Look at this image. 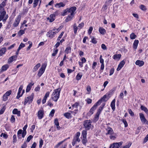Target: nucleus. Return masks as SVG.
Wrapping results in <instances>:
<instances>
[{"instance_id": "obj_1", "label": "nucleus", "mask_w": 148, "mask_h": 148, "mask_svg": "<svg viewBox=\"0 0 148 148\" xmlns=\"http://www.w3.org/2000/svg\"><path fill=\"white\" fill-rule=\"evenodd\" d=\"M76 8L75 7H72L70 8H68L64 11L63 12L61 15L62 16H64L68 14L69 13H70L71 15L73 16L74 12L76 10Z\"/></svg>"}, {"instance_id": "obj_2", "label": "nucleus", "mask_w": 148, "mask_h": 148, "mask_svg": "<svg viewBox=\"0 0 148 148\" xmlns=\"http://www.w3.org/2000/svg\"><path fill=\"white\" fill-rule=\"evenodd\" d=\"M61 89L60 88L55 89L52 94V99L55 101H57L59 97Z\"/></svg>"}, {"instance_id": "obj_3", "label": "nucleus", "mask_w": 148, "mask_h": 148, "mask_svg": "<svg viewBox=\"0 0 148 148\" xmlns=\"http://www.w3.org/2000/svg\"><path fill=\"white\" fill-rule=\"evenodd\" d=\"M6 14V12L4 10H0V21L3 20V22L6 21L7 19L8 18V15H7L5 17H4L5 15Z\"/></svg>"}, {"instance_id": "obj_4", "label": "nucleus", "mask_w": 148, "mask_h": 148, "mask_svg": "<svg viewBox=\"0 0 148 148\" xmlns=\"http://www.w3.org/2000/svg\"><path fill=\"white\" fill-rule=\"evenodd\" d=\"M91 123L90 120H86L84 122V125L86 130H88L93 128V126L91 125Z\"/></svg>"}, {"instance_id": "obj_5", "label": "nucleus", "mask_w": 148, "mask_h": 148, "mask_svg": "<svg viewBox=\"0 0 148 148\" xmlns=\"http://www.w3.org/2000/svg\"><path fill=\"white\" fill-rule=\"evenodd\" d=\"M33 97L34 94L32 93L30 96L25 97V101L24 103V105H26L27 103H28L29 104L31 103L33 101Z\"/></svg>"}, {"instance_id": "obj_6", "label": "nucleus", "mask_w": 148, "mask_h": 148, "mask_svg": "<svg viewBox=\"0 0 148 148\" xmlns=\"http://www.w3.org/2000/svg\"><path fill=\"white\" fill-rule=\"evenodd\" d=\"M46 66V64H44L42 65L39 71H38V75L39 77L41 76L43 73L44 72Z\"/></svg>"}, {"instance_id": "obj_7", "label": "nucleus", "mask_w": 148, "mask_h": 148, "mask_svg": "<svg viewBox=\"0 0 148 148\" xmlns=\"http://www.w3.org/2000/svg\"><path fill=\"white\" fill-rule=\"evenodd\" d=\"M105 105V104L104 103L101 105L99 107L95 117V118L97 119H98L100 112L103 110Z\"/></svg>"}, {"instance_id": "obj_8", "label": "nucleus", "mask_w": 148, "mask_h": 148, "mask_svg": "<svg viewBox=\"0 0 148 148\" xmlns=\"http://www.w3.org/2000/svg\"><path fill=\"white\" fill-rule=\"evenodd\" d=\"M21 19V16L20 15H18L16 18L13 24V26L14 27H17L19 24Z\"/></svg>"}, {"instance_id": "obj_9", "label": "nucleus", "mask_w": 148, "mask_h": 148, "mask_svg": "<svg viewBox=\"0 0 148 148\" xmlns=\"http://www.w3.org/2000/svg\"><path fill=\"white\" fill-rule=\"evenodd\" d=\"M12 91L9 90L7 91L3 96V100L4 101H6L8 100V97L11 94Z\"/></svg>"}, {"instance_id": "obj_10", "label": "nucleus", "mask_w": 148, "mask_h": 148, "mask_svg": "<svg viewBox=\"0 0 148 148\" xmlns=\"http://www.w3.org/2000/svg\"><path fill=\"white\" fill-rule=\"evenodd\" d=\"M122 142L114 143L110 145V148H119L122 145Z\"/></svg>"}, {"instance_id": "obj_11", "label": "nucleus", "mask_w": 148, "mask_h": 148, "mask_svg": "<svg viewBox=\"0 0 148 148\" xmlns=\"http://www.w3.org/2000/svg\"><path fill=\"white\" fill-rule=\"evenodd\" d=\"M140 118L141 120V121L143 123H146L148 124V122L147 119H145L144 115L142 113H140L139 114Z\"/></svg>"}, {"instance_id": "obj_12", "label": "nucleus", "mask_w": 148, "mask_h": 148, "mask_svg": "<svg viewBox=\"0 0 148 148\" xmlns=\"http://www.w3.org/2000/svg\"><path fill=\"white\" fill-rule=\"evenodd\" d=\"M99 102V101H97L96 103H95L93 106L90 109L89 113H88V114H90V115L92 114L93 113V111L96 109L98 106L99 105L97 103H98Z\"/></svg>"}, {"instance_id": "obj_13", "label": "nucleus", "mask_w": 148, "mask_h": 148, "mask_svg": "<svg viewBox=\"0 0 148 148\" xmlns=\"http://www.w3.org/2000/svg\"><path fill=\"white\" fill-rule=\"evenodd\" d=\"M44 111L43 110H40L38 112L37 116L39 119H41L44 116Z\"/></svg>"}, {"instance_id": "obj_14", "label": "nucleus", "mask_w": 148, "mask_h": 148, "mask_svg": "<svg viewBox=\"0 0 148 148\" xmlns=\"http://www.w3.org/2000/svg\"><path fill=\"white\" fill-rule=\"evenodd\" d=\"M56 34V32L52 30L49 31L47 33V36L51 38H52L54 36V34Z\"/></svg>"}, {"instance_id": "obj_15", "label": "nucleus", "mask_w": 148, "mask_h": 148, "mask_svg": "<svg viewBox=\"0 0 148 148\" xmlns=\"http://www.w3.org/2000/svg\"><path fill=\"white\" fill-rule=\"evenodd\" d=\"M17 58V56L16 55L12 56L8 59V62L9 63H11L13 61L16 60Z\"/></svg>"}, {"instance_id": "obj_16", "label": "nucleus", "mask_w": 148, "mask_h": 148, "mask_svg": "<svg viewBox=\"0 0 148 148\" xmlns=\"http://www.w3.org/2000/svg\"><path fill=\"white\" fill-rule=\"evenodd\" d=\"M50 18H48L47 19L49 20V22H52L55 19V15L54 14H51L50 16Z\"/></svg>"}, {"instance_id": "obj_17", "label": "nucleus", "mask_w": 148, "mask_h": 148, "mask_svg": "<svg viewBox=\"0 0 148 148\" xmlns=\"http://www.w3.org/2000/svg\"><path fill=\"white\" fill-rule=\"evenodd\" d=\"M107 95H105L103 97L101 98V99L99 100L98 101H99V102L97 103V104L99 105H100L102 101H106L107 100V99H106L107 98Z\"/></svg>"}, {"instance_id": "obj_18", "label": "nucleus", "mask_w": 148, "mask_h": 148, "mask_svg": "<svg viewBox=\"0 0 148 148\" xmlns=\"http://www.w3.org/2000/svg\"><path fill=\"white\" fill-rule=\"evenodd\" d=\"M136 65H138L139 66H141L144 64V62L139 60H137L135 63Z\"/></svg>"}, {"instance_id": "obj_19", "label": "nucleus", "mask_w": 148, "mask_h": 148, "mask_svg": "<svg viewBox=\"0 0 148 148\" xmlns=\"http://www.w3.org/2000/svg\"><path fill=\"white\" fill-rule=\"evenodd\" d=\"M12 113L13 114H17L18 116H20V111H18L17 109H14L12 111Z\"/></svg>"}, {"instance_id": "obj_20", "label": "nucleus", "mask_w": 148, "mask_h": 148, "mask_svg": "<svg viewBox=\"0 0 148 148\" xmlns=\"http://www.w3.org/2000/svg\"><path fill=\"white\" fill-rule=\"evenodd\" d=\"M80 138H76L74 137L73 140V142L72 143V145L74 146L76 144L77 142H79L80 141Z\"/></svg>"}, {"instance_id": "obj_21", "label": "nucleus", "mask_w": 148, "mask_h": 148, "mask_svg": "<svg viewBox=\"0 0 148 148\" xmlns=\"http://www.w3.org/2000/svg\"><path fill=\"white\" fill-rule=\"evenodd\" d=\"M34 84V83H30L28 84V85L27 86L26 89V92H28L30 91L31 89L32 86H33Z\"/></svg>"}, {"instance_id": "obj_22", "label": "nucleus", "mask_w": 148, "mask_h": 148, "mask_svg": "<svg viewBox=\"0 0 148 148\" xmlns=\"http://www.w3.org/2000/svg\"><path fill=\"white\" fill-rule=\"evenodd\" d=\"M27 127V125H25L24 127L23 128V131H22L23 133L22 137V138H24L26 134V129Z\"/></svg>"}, {"instance_id": "obj_23", "label": "nucleus", "mask_w": 148, "mask_h": 148, "mask_svg": "<svg viewBox=\"0 0 148 148\" xmlns=\"http://www.w3.org/2000/svg\"><path fill=\"white\" fill-rule=\"evenodd\" d=\"M107 131L108 132L106 133V135L110 134L111 135L114 133L112 129L110 127H108V129H107Z\"/></svg>"}, {"instance_id": "obj_24", "label": "nucleus", "mask_w": 148, "mask_h": 148, "mask_svg": "<svg viewBox=\"0 0 148 148\" xmlns=\"http://www.w3.org/2000/svg\"><path fill=\"white\" fill-rule=\"evenodd\" d=\"M115 100L114 99L112 101L110 105L113 111H114L115 110Z\"/></svg>"}, {"instance_id": "obj_25", "label": "nucleus", "mask_w": 148, "mask_h": 148, "mask_svg": "<svg viewBox=\"0 0 148 148\" xmlns=\"http://www.w3.org/2000/svg\"><path fill=\"white\" fill-rule=\"evenodd\" d=\"M99 31L100 33L103 35H104L106 32V30L102 27H100Z\"/></svg>"}, {"instance_id": "obj_26", "label": "nucleus", "mask_w": 148, "mask_h": 148, "mask_svg": "<svg viewBox=\"0 0 148 148\" xmlns=\"http://www.w3.org/2000/svg\"><path fill=\"white\" fill-rule=\"evenodd\" d=\"M22 130H19L17 132V137L18 139L21 138L22 135Z\"/></svg>"}, {"instance_id": "obj_27", "label": "nucleus", "mask_w": 148, "mask_h": 148, "mask_svg": "<svg viewBox=\"0 0 148 148\" xmlns=\"http://www.w3.org/2000/svg\"><path fill=\"white\" fill-rule=\"evenodd\" d=\"M6 50V49L5 47L3 48L0 50V56H2L5 53Z\"/></svg>"}, {"instance_id": "obj_28", "label": "nucleus", "mask_w": 148, "mask_h": 148, "mask_svg": "<svg viewBox=\"0 0 148 148\" xmlns=\"http://www.w3.org/2000/svg\"><path fill=\"white\" fill-rule=\"evenodd\" d=\"M138 42L139 41L138 40H135L133 44V48L134 49H136Z\"/></svg>"}, {"instance_id": "obj_29", "label": "nucleus", "mask_w": 148, "mask_h": 148, "mask_svg": "<svg viewBox=\"0 0 148 148\" xmlns=\"http://www.w3.org/2000/svg\"><path fill=\"white\" fill-rule=\"evenodd\" d=\"M121 55L120 54H115L113 56V58L115 60H119L120 59Z\"/></svg>"}, {"instance_id": "obj_30", "label": "nucleus", "mask_w": 148, "mask_h": 148, "mask_svg": "<svg viewBox=\"0 0 148 148\" xmlns=\"http://www.w3.org/2000/svg\"><path fill=\"white\" fill-rule=\"evenodd\" d=\"M40 63H38L34 67L33 69V72H35L36 71L38 68L40 66Z\"/></svg>"}, {"instance_id": "obj_31", "label": "nucleus", "mask_w": 148, "mask_h": 148, "mask_svg": "<svg viewBox=\"0 0 148 148\" xmlns=\"http://www.w3.org/2000/svg\"><path fill=\"white\" fill-rule=\"evenodd\" d=\"M65 4H64L62 2H60L59 3H57L55 5V6H58V8H60L61 7H64Z\"/></svg>"}, {"instance_id": "obj_32", "label": "nucleus", "mask_w": 148, "mask_h": 148, "mask_svg": "<svg viewBox=\"0 0 148 148\" xmlns=\"http://www.w3.org/2000/svg\"><path fill=\"white\" fill-rule=\"evenodd\" d=\"M66 54H68L69 53H70L71 52V48L70 47H67L64 51Z\"/></svg>"}, {"instance_id": "obj_33", "label": "nucleus", "mask_w": 148, "mask_h": 148, "mask_svg": "<svg viewBox=\"0 0 148 148\" xmlns=\"http://www.w3.org/2000/svg\"><path fill=\"white\" fill-rule=\"evenodd\" d=\"M9 66L8 64H5L3 65L1 67V69L3 71H5L9 68Z\"/></svg>"}, {"instance_id": "obj_34", "label": "nucleus", "mask_w": 148, "mask_h": 148, "mask_svg": "<svg viewBox=\"0 0 148 148\" xmlns=\"http://www.w3.org/2000/svg\"><path fill=\"white\" fill-rule=\"evenodd\" d=\"M6 5L4 1H3L2 3L0 4V10H4V9L3 8Z\"/></svg>"}, {"instance_id": "obj_35", "label": "nucleus", "mask_w": 148, "mask_h": 148, "mask_svg": "<svg viewBox=\"0 0 148 148\" xmlns=\"http://www.w3.org/2000/svg\"><path fill=\"white\" fill-rule=\"evenodd\" d=\"M73 16V15H68L66 19H65L66 22H67L70 21L72 18Z\"/></svg>"}, {"instance_id": "obj_36", "label": "nucleus", "mask_w": 148, "mask_h": 148, "mask_svg": "<svg viewBox=\"0 0 148 148\" xmlns=\"http://www.w3.org/2000/svg\"><path fill=\"white\" fill-rule=\"evenodd\" d=\"M136 36L133 33H132L130 36V38L131 39H135Z\"/></svg>"}, {"instance_id": "obj_37", "label": "nucleus", "mask_w": 148, "mask_h": 148, "mask_svg": "<svg viewBox=\"0 0 148 148\" xmlns=\"http://www.w3.org/2000/svg\"><path fill=\"white\" fill-rule=\"evenodd\" d=\"M116 134L114 133H113V134L111 135L110 136V138L111 139L114 140L116 138V137L115 136Z\"/></svg>"}, {"instance_id": "obj_38", "label": "nucleus", "mask_w": 148, "mask_h": 148, "mask_svg": "<svg viewBox=\"0 0 148 148\" xmlns=\"http://www.w3.org/2000/svg\"><path fill=\"white\" fill-rule=\"evenodd\" d=\"M91 42L94 44H96L97 42V41L96 40V38H94L93 37H91Z\"/></svg>"}, {"instance_id": "obj_39", "label": "nucleus", "mask_w": 148, "mask_h": 148, "mask_svg": "<svg viewBox=\"0 0 148 148\" xmlns=\"http://www.w3.org/2000/svg\"><path fill=\"white\" fill-rule=\"evenodd\" d=\"M25 29L24 30H20L18 32V34L20 36L22 35L25 33Z\"/></svg>"}, {"instance_id": "obj_40", "label": "nucleus", "mask_w": 148, "mask_h": 148, "mask_svg": "<svg viewBox=\"0 0 148 148\" xmlns=\"http://www.w3.org/2000/svg\"><path fill=\"white\" fill-rule=\"evenodd\" d=\"M125 64V62L124 60L121 61L119 65V67H121L122 68Z\"/></svg>"}, {"instance_id": "obj_41", "label": "nucleus", "mask_w": 148, "mask_h": 148, "mask_svg": "<svg viewBox=\"0 0 148 148\" xmlns=\"http://www.w3.org/2000/svg\"><path fill=\"white\" fill-rule=\"evenodd\" d=\"M39 0H34V1L33 7L35 8L36 7L38 4V3Z\"/></svg>"}, {"instance_id": "obj_42", "label": "nucleus", "mask_w": 148, "mask_h": 148, "mask_svg": "<svg viewBox=\"0 0 148 148\" xmlns=\"http://www.w3.org/2000/svg\"><path fill=\"white\" fill-rule=\"evenodd\" d=\"M64 116L67 119H69L71 117V114L68 112H66L64 114Z\"/></svg>"}, {"instance_id": "obj_43", "label": "nucleus", "mask_w": 148, "mask_h": 148, "mask_svg": "<svg viewBox=\"0 0 148 148\" xmlns=\"http://www.w3.org/2000/svg\"><path fill=\"white\" fill-rule=\"evenodd\" d=\"M25 46V45L22 43H21L19 46V47L18 48V51L19 50L23 47H24Z\"/></svg>"}, {"instance_id": "obj_44", "label": "nucleus", "mask_w": 148, "mask_h": 148, "mask_svg": "<svg viewBox=\"0 0 148 148\" xmlns=\"http://www.w3.org/2000/svg\"><path fill=\"white\" fill-rule=\"evenodd\" d=\"M87 140L86 137L83 138L82 140V143L86 145V144L87 142Z\"/></svg>"}, {"instance_id": "obj_45", "label": "nucleus", "mask_w": 148, "mask_h": 148, "mask_svg": "<svg viewBox=\"0 0 148 148\" xmlns=\"http://www.w3.org/2000/svg\"><path fill=\"white\" fill-rule=\"evenodd\" d=\"M82 75H80L79 73H78L76 76V79L77 80H79L82 77Z\"/></svg>"}, {"instance_id": "obj_46", "label": "nucleus", "mask_w": 148, "mask_h": 148, "mask_svg": "<svg viewBox=\"0 0 148 148\" xmlns=\"http://www.w3.org/2000/svg\"><path fill=\"white\" fill-rule=\"evenodd\" d=\"M140 8L143 11L146 10H147L146 7L143 5H141L140 6Z\"/></svg>"}, {"instance_id": "obj_47", "label": "nucleus", "mask_w": 148, "mask_h": 148, "mask_svg": "<svg viewBox=\"0 0 148 148\" xmlns=\"http://www.w3.org/2000/svg\"><path fill=\"white\" fill-rule=\"evenodd\" d=\"M87 134V132L86 130H83L82 133V135L83 138L86 137V135Z\"/></svg>"}, {"instance_id": "obj_48", "label": "nucleus", "mask_w": 148, "mask_h": 148, "mask_svg": "<svg viewBox=\"0 0 148 148\" xmlns=\"http://www.w3.org/2000/svg\"><path fill=\"white\" fill-rule=\"evenodd\" d=\"M33 138V136L32 135H29L27 138L26 141L27 142H29L30 140Z\"/></svg>"}, {"instance_id": "obj_49", "label": "nucleus", "mask_w": 148, "mask_h": 148, "mask_svg": "<svg viewBox=\"0 0 148 148\" xmlns=\"http://www.w3.org/2000/svg\"><path fill=\"white\" fill-rule=\"evenodd\" d=\"M11 122L12 123L14 122L15 120V118H14V116L13 115H12L11 116L10 119Z\"/></svg>"}, {"instance_id": "obj_50", "label": "nucleus", "mask_w": 148, "mask_h": 148, "mask_svg": "<svg viewBox=\"0 0 148 148\" xmlns=\"http://www.w3.org/2000/svg\"><path fill=\"white\" fill-rule=\"evenodd\" d=\"M86 90L88 92V94H89L91 91V88L90 86H88L86 88Z\"/></svg>"}, {"instance_id": "obj_51", "label": "nucleus", "mask_w": 148, "mask_h": 148, "mask_svg": "<svg viewBox=\"0 0 148 148\" xmlns=\"http://www.w3.org/2000/svg\"><path fill=\"white\" fill-rule=\"evenodd\" d=\"M5 109V107L4 106L3 108L0 110V114H2L3 113Z\"/></svg>"}, {"instance_id": "obj_52", "label": "nucleus", "mask_w": 148, "mask_h": 148, "mask_svg": "<svg viewBox=\"0 0 148 148\" xmlns=\"http://www.w3.org/2000/svg\"><path fill=\"white\" fill-rule=\"evenodd\" d=\"M43 144V141L42 139H41L39 141V147L41 148Z\"/></svg>"}, {"instance_id": "obj_53", "label": "nucleus", "mask_w": 148, "mask_h": 148, "mask_svg": "<svg viewBox=\"0 0 148 148\" xmlns=\"http://www.w3.org/2000/svg\"><path fill=\"white\" fill-rule=\"evenodd\" d=\"M55 125L56 126H58L59 125V123L58 121V119H56L54 121Z\"/></svg>"}, {"instance_id": "obj_54", "label": "nucleus", "mask_w": 148, "mask_h": 148, "mask_svg": "<svg viewBox=\"0 0 148 148\" xmlns=\"http://www.w3.org/2000/svg\"><path fill=\"white\" fill-rule=\"evenodd\" d=\"M101 47L102 49L103 50H106L107 49V48L106 47V45L104 44H102L101 45Z\"/></svg>"}, {"instance_id": "obj_55", "label": "nucleus", "mask_w": 148, "mask_h": 148, "mask_svg": "<svg viewBox=\"0 0 148 148\" xmlns=\"http://www.w3.org/2000/svg\"><path fill=\"white\" fill-rule=\"evenodd\" d=\"M55 113V110L52 109L50 112L49 114V116L52 117L53 116Z\"/></svg>"}, {"instance_id": "obj_56", "label": "nucleus", "mask_w": 148, "mask_h": 148, "mask_svg": "<svg viewBox=\"0 0 148 148\" xmlns=\"http://www.w3.org/2000/svg\"><path fill=\"white\" fill-rule=\"evenodd\" d=\"M123 122L124 123L125 127H126L128 126V124L125 120L123 119L122 120Z\"/></svg>"}, {"instance_id": "obj_57", "label": "nucleus", "mask_w": 148, "mask_h": 148, "mask_svg": "<svg viewBox=\"0 0 148 148\" xmlns=\"http://www.w3.org/2000/svg\"><path fill=\"white\" fill-rule=\"evenodd\" d=\"M21 91L18 90V92L17 93V95L16 97V98L17 99H18L20 97L22 96V95H20V94L21 93Z\"/></svg>"}, {"instance_id": "obj_58", "label": "nucleus", "mask_w": 148, "mask_h": 148, "mask_svg": "<svg viewBox=\"0 0 148 148\" xmlns=\"http://www.w3.org/2000/svg\"><path fill=\"white\" fill-rule=\"evenodd\" d=\"M75 25L74 26V31L75 34H76L77 30V27L75 25Z\"/></svg>"}, {"instance_id": "obj_59", "label": "nucleus", "mask_w": 148, "mask_h": 148, "mask_svg": "<svg viewBox=\"0 0 148 148\" xmlns=\"http://www.w3.org/2000/svg\"><path fill=\"white\" fill-rule=\"evenodd\" d=\"M13 142L14 143H16V134H14L13 136Z\"/></svg>"}, {"instance_id": "obj_60", "label": "nucleus", "mask_w": 148, "mask_h": 148, "mask_svg": "<svg viewBox=\"0 0 148 148\" xmlns=\"http://www.w3.org/2000/svg\"><path fill=\"white\" fill-rule=\"evenodd\" d=\"M114 72V69L113 68L111 69L110 71V75H112Z\"/></svg>"}, {"instance_id": "obj_61", "label": "nucleus", "mask_w": 148, "mask_h": 148, "mask_svg": "<svg viewBox=\"0 0 148 148\" xmlns=\"http://www.w3.org/2000/svg\"><path fill=\"white\" fill-rule=\"evenodd\" d=\"M140 108L142 110H143L145 112L147 109L145 107L143 106H141Z\"/></svg>"}, {"instance_id": "obj_62", "label": "nucleus", "mask_w": 148, "mask_h": 148, "mask_svg": "<svg viewBox=\"0 0 148 148\" xmlns=\"http://www.w3.org/2000/svg\"><path fill=\"white\" fill-rule=\"evenodd\" d=\"M84 25V23L83 22H82L80 23L79 25L78 26V27H79L80 28H82Z\"/></svg>"}, {"instance_id": "obj_63", "label": "nucleus", "mask_w": 148, "mask_h": 148, "mask_svg": "<svg viewBox=\"0 0 148 148\" xmlns=\"http://www.w3.org/2000/svg\"><path fill=\"white\" fill-rule=\"evenodd\" d=\"M148 140V134L144 138L143 143H146Z\"/></svg>"}, {"instance_id": "obj_64", "label": "nucleus", "mask_w": 148, "mask_h": 148, "mask_svg": "<svg viewBox=\"0 0 148 148\" xmlns=\"http://www.w3.org/2000/svg\"><path fill=\"white\" fill-rule=\"evenodd\" d=\"M27 146L26 143L25 142H24L23 144L21 146V148H26Z\"/></svg>"}]
</instances>
